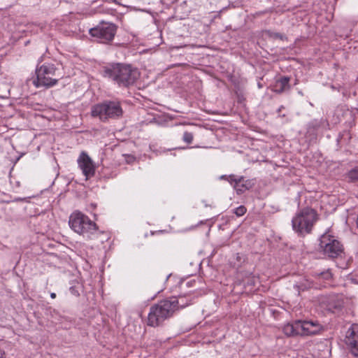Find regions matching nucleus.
I'll return each instance as SVG.
<instances>
[{
  "instance_id": "29",
  "label": "nucleus",
  "mask_w": 358,
  "mask_h": 358,
  "mask_svg": "<svg viewBox=\"0 0 358 358\" xmlns=\"http://www.w3.org/2000/svg\"><path fill=\"white\" fill-rule=\"evenodd\" d=\"M14 185H15V187L19 188L20 187V181H15Z\"/></svg>"
},
{
  "instance_id": "24",
  "label": "nucleus",
  "mask_w": 358,
  "mask_h": 358,
  "mask_svg": "<svg viewBox=\"0 0 358 358\" xmlns=\"http://www.w3.org/2000/svg\"><path fill=\"white\" fill-rule=\"evenodd\" d=\"M317 275L320 276L327 280L331 278V273L329 270L317 273Z\"/></svg>"
},
{
  "instance_id": "26",
  "label": "nucleus",
  "mask_w": 358,
  "mask_h": 358,
  "mask_svg": "<svg viewBox=\"0 0 358 358\" xmlns=\"http://www.w3.org/2000/svg\"><path fill=\"white\" fill-rule=\"evenodd\" d=\"M275 38H280L281 40H282L283 38H284V36L282 35L281 34H279V33L275 34Z\"/></svg>"
},
{
  "instance_id": "2",
  "label": "nucleus",
  "mask_w": 358,
  "mask_h": 358,
  "mask_svg": "<svg viewBox=\"0 0 358 358\" xmlns=\"http://www.w3.org/2000/svg\"><path fill=\"white\" fill-rule=\"evenodd\" d=\"M318 220V214L311 208H304L297 212L292 220L293 230L299 236L304 237L310 234Z\"/></svg>"
},
{
  "instance_id": "23",
  "label": "nucleus",
  "mask_w": 358,
  "mask_h": 358,
  "mask_svg": "<svg viewBox=\"0 0 358 358\" xmlns=\"http://www.w3.org/2000/svg\"><path fill=\"white\" fill-rule=\"evenodd\" d=\"M231 185L234 186L235 183L237 182V181H240L239 176L231 174L228 176L227 180Z\"/></svg>"
},
{
  "instance_id": "25",
  "label": "nucleus",
  "mask_w": 358,
  "mask_h": 358,
  "mask_svg": "<svg viewBox=\"0 0 358 358\" xmlns=\"http://www.w3.org/2000/svg\"><path fill=\"white\" fill-rule=\"evenodd\" d=\"M69 291H70L71 294L75 296H80L79 287L76 285L70 287Z\"/></svg>"
},
{
  "instance_id": "15",
  "label": "nucleus",
  "mask_w": 358,
  "mask_h": 358,
  "mask_svg": "<svg viewBox=\"0 0 358 358\" xmlns=\"http://www.w3.org/2000/svg\"><path fill=\"white\" fill-rule=\"evenodd\" d=\"M169 299L170 300V302H171L173 305H174L176 308V311L180 308H184L191 303V299H189V296L179 295L178 296H171Z\"/></svg>"
},
{
  "instance_id": "3",
  "label": "nucleus",
  "mask_w": 358,
  "mask_h": 358,
  "mask_svg": "<svg viewBox=\"0 0 358 358\" xmlns=\"http://www.w3.org/2000/svg\"><path fill=\"white\" fill-rule=\"evenodd\" d=\"M283 332L287 336H310L320 334L324 330V327L317 320H295L283 327Z\"/></svg>"
},
{
  "instance_id": "20",
  "label": "nucleus",
  "mask_w": 358,
  "mask_h": 358,
  "mask_svg": "<svg viewBox=\"0 0 358 358\" xmlns=\"http://www.w3.org/2000/svg\"><path fill=\"white\" fill-rule=\"evenodd\" d=\"M245 257L241 253H236V262L234 263V266L239 267L241 266V264L245 262Z\"/></svg>"
},
{
  "instance_id": "18",
  "label": "nucleus",
  "mask_w": 358,
  "mask_h": 358,
  "mask_svg": "<svg viewBox=\"0 0 358 358\" xmlns=\"http://www.w3.org/2000/svg\"><path fill=\"white\" fill-rule=\"evenodd\" d=\"M313 282L308 279L303 278L294 285V289L298 292V295L301 292H304L311 288Z\"/></svg>"
},
{
  "instance_id": "33",
  "label": "nucleus",
  "mask_w": 358,
  "mask_h": 358,
  "mask_svg": "<svg viewBox=\"0 0 358 358\" xmlns=\"http://www.w3.org/2000/svg\"><path fill=\"white\" fill-rule=\"evenodd\" d=\"M171 274H169V275H167V277H166V280L169 279V278H170V277H171Z\"/></svg>"
},
{
  "instance_id": "8",
  "label": "nucleus",
  "mask_w": 358,
  "mask_h": 358,
  "mask_svg": "<svg viewBox=\"0 0 358 358\" xmlns=\"http://www.w3.org/2000/svg\"><path fill=\"white\" fill-rule=\"evenodd\" d=\"M117 26L110 22L102 21L96 27L90 29V35L98 43H110L117 33Z\"/></svg>"
},
{
  "instance_id": "30",
  "label": "nucleus",
  "mask_w": 358,
  "mask_h": 358,
  "mask_svg": "<svg viewBox=\"0 0 358 358\" xmlns=\"http://www.w3.org/2000/svg\"><path fill=\"white\" fill-rule=\"evenodd\" d=\"M227 177H228V176H227V175H222V176H221L220 177V178L221 180H227Z\"/></svg>"
},
{
  "instance_id": "9",
  "label": "nucleus",
  "mask_w": 358,
  "mask_h": 358,
  "mask_svg": "<svg viewBox=\"0 0 358 358\" xmlns=\"http://www.w3.org/2000/svg\"><path fill=\"white\" fill-rule=\"evenodd\" d=\"M320 248L330 258H336L343 252L340 241L329 234H323L320 239Z\"/></svg>"
},
{
  "instance_id": "5",
  "label": "nucleus",
  "mask_w": 358,
  "mask_h": 358,
  "mask_svg": "<svg viewBox=\"0 0 358 358\" xmlns=\"http://www.w3.org/2000/svg\"><path fill=\"white\" fill-rule=\"evenodd\" d=\"M176 308L169 299H164L152 306L148 316V325L153 327L161 325L164 320L172 317Z\"/></svg>"
},
{
  "instance_id": "32",
  "label": "nucleus",
  "mask_w": 358,
  "mask_h": 358,
  "mask_svg": "<svg viewBox=\"0 0 358 358\" xmlns=\"http://www.w3.org/2000/svg\"><path fill=\"white\" fill-rule=\"evenodd\" d=\"M50 297H51L52 299H55V298H56V294H55V293H51V294H50Z\"/></svg>"
},
{
  "instance_id": "19",
  "label": "nucleus",
  "mask_w": 358,
  "mask_h": 358,
  "mask_svg": "<svg viewBox=\"0 0 358 358\" xmlns=\"http://www.w3.org/2000/svg\"><path fill=\"white\" fill-rule=\"evenodd\" d=\"M348 177L352 182H358V166L348 173Z\"/></svg>"
},
{
  "instance_id": "27",
  "label": "nucleus",
  "mask_w": 358,
  "mask_h": 358,
  "mask_svg": "<svg viewBox=\"0 0 358 358\" xmlns=\"http://www.w3.org/2000/svg\"><path fill=\"white\" fill-rule=\"evenodd\" d=\"M0 358H6L5 353L3 350L0 349Z\"/></svg>"
},
{
  "instance_id": "13",
  "label": "nucleus",
  "mask_w": 358,
  "mask_h": 358,
  "mask_svg": "<svg viewBox=\"0 0 358 358\" xmlns=\"http://www.w3.org/2000/svg\"><path fill=\"white\" fill-rule=\"evenodd\" d=\"M240 181L234 185V189L237 194H242L246 190L251 189L255 185L254 179H245L244 176H239Z\"/></svg>"
},
{
  "instance_id": "28",
  "label": "nucleus",
  "mask_w": 358,
  "mask_h": 358,
  "mask_svg": "<svg viewBox=\"0 0 358 358\" xmlns=\"http://www.w3.org/2000/svg\"><path fill=\"white\" fill-rule=\"evenodd\" d=\"M24 200H25V199H24V198H20V197H17V198H15V199H14V201H24Z\"/></svg>"
},
{
  "instance_id": "12",
  "label": "nucleus",
  "mask_w": 358,
  "mask_h": 358,
  "mask_svg": "<svg viewBox=\"0 0 358 358\" xmlns=\"http://www.w3.org/2000/svg\"><path fill=\"white\" fill-rule=\"evenodd\" d=\"M344 305L342 296L338 294L330 295L327 300V309L335 313L341 310Z\"/></svg>"
},
{
  "instance_id": "21",
  "label": "nucleus",
  "mask_w": 358,
  "mask_h": 358,
  "mask_svg": "<svg viewBox=\"0 0 358 358\" xmlns=\"http://www.w3.org/2000/svg\"><path fill=\"white\" fill-rule=\"evenodd\" d=\"M194 135L192 133L189 131H185L182 136V140L184 142L189 144L193 141Z\"/></svg>"
},
{
  "instance_id": "10",
  "label": "nucleus",
  "mask_w": 358,
  "mask_h": 358,
  "mask_svg": "<svg viewBox=\"0 0 358 358\" xmlns=\"http://www.w3.org/2000/svg\"><path fill=\"white\" fill-rule=\"evenodd\" d=\"M78 164L86 178H92L95 174V165L85 152H82L78 159Z\"/></svg>"
},
{
  "instance_id": "35",
  "label": "nucleus",
  "mask_w": 358,
  "mask_h": 358,
  "mask_svg": "<svg viewBox=\"0 0 358 358\" xmlns=\"http://www.w3.org/2000/svg\"><path fill=\"white\" fill-rule=\"evenodd\" d=\"M42 62V57L40 58L39 62Z\"/></svg>"
},
{
  "instance_id": "4",
  "label": "nucleus",
  "mask_w": 358,
  "mask_h": 358,
  "mask_svg": "<svg viewBox=\"0 0 358 358\" xmlns=\"http://www.w3.org/2000/svg\"><path fill=\"white\" fill-rule=\"evenodd\" d=\"M91 115L94 117H98L101 122H106L110 119L121 117L123 110L118 100H105L92 107Z\"/></svg>"
},
{
  "instance_id": "34",
  "label": "nucleus",
  "mask_w": 358,
  "mask_h": 358,
  "mask_svg": "<svg viewBox=\"0 0 358 358\" xmlns=\"http://www.w3.org/2000/svg\"><path fill=\"white\" fill-rule=\"evenodd\" d=\"M187 286H190V285H191V282H188L187 283Z\"/></svg>"
},
{
  "instance_id": "22",
  "label": "nucleus",
  "mask_w": 358,
  "mask_h": 358,
  "mask_svg": "<svg viewBox=\"0 0 358 358\" xmlns=\"http://www.w3.org/2000/svg\"><path fill=\"white\" fill-rule=\"evenodd\" d=\"M247 211L246 208L244 206H240L234 210V213L238 217L243 216Z\"/></svg>"
},
{
  "instance_id": "7",
  "label": "nucleus",
  "mask_w": 358,
  "mask_h": 358,
  "mask_svg": "<svg viewBox=\"0 0 358 358\" xmlns=\"http://www.w3.org/2000/svg\"><path fill=\"white\" fill-rule=\"evenodd\" d=\"M69 224L71 229L78 234H94L98 229L96 224L81 212H73L69 217Z\"/></svg>"
},
{
  "instance_id": "11",
  "label": "nucleus",
  "mask_w": 358,
  "mask_h": 358,
  "mask_svg": "<svg viewBox=\"0 0 358 358\" xmlns=\"http://www.w3.org/2000/svg\"><path fill=\"white\" fill-rule=\"evenodd\" d=\"M345 342L355 356H358V324H353L348 329Z\"/></svg>"
},
{
  "instance_id": "6",
  "label": "nucleus",
  "mask_w": 358,
  "mask_h": 358,
  "mask_svg": "<svg viewBox=\"0 0 358 358\" xmlns=\"http://www.w3.org/2000/svg\"><path fill=\"white\" fill-rule=\"evenodd\" d=\"M57 68L55 64L45 63L41 66L37 65L36 69V78L33 83L36 87H44L50 88L55 86L59 78H54L56 74Z\"/></svg>"
},
{
  "instance_id": "17",
  "label": "nucleus",
  "mask_w": 358,
  "mask_h": 358,
  "mask_svg": "<svg viewBox=\"0 0 358 358\" xmlns=\"http://www.w3.org/2000/svg\"><path fill=\"white\" fill-rule=\"evenodd\" d=\"M259 282V278L252 273L245 276V279L243 280L244 287L249 292L253 291Z\"/></svg>"
},
{
  "instance_id": "14",
  "label": "nucleus",
  "mask_w": 358,
  "mask_h": 358,
  "mask_svg": "<svg viewBox=\"0 0 358 358\" xmlns=\"http://www.w3.org/2000/svg\"><path fill=\"white\" fill-rule=\"evenodd\" d=\"M290 78L288 76H282L278 79L273 86V91L277 94H281L290 89Z\"/></svg>"
},
{
  "instance_id": "16",
  "label": "nucleus",
  "mask_w": 358,
  "mask_h": 358,
  "mask_svg": "<svg viewBox=\"0 0 358 358\" xmlns=\"http://www.w3.org/2000/svg\"><path fill=\"white\" fill-rule=\"evenodd\" d=\"M328 125V122L324 118L314 119L311 120L307 125V132L310 134H315L316 131L321 127Z\"/></svg>"
},
{
  "instance_id": "31",
  "label": "nucleus",
  "mask_w": 358,
  "mask_h": 358,
  "mask_svg": "<svg viewBox=\"0 0 358 358\" xmlns=\"http://www.w3.org/2000/svg\"><path fill=\"white\" fill-rule=\"evenodd\" d=\"M282 108H284L283 106H280V108L277 110V113H280Z\"/></svg>"
},
{
  "instance_id": "1",
  "label": "nucleus",
  "mask_w": 358,
  "mask_h": 358,
  "mask_svg": "<svg viewBox=\"0 0 358 358\" xmlns=\"http://www.w3.org/2000/svg\"><path fill=\"white\" fill-rule=\"evenodd\" d=\"M102 75L120 88H130L141 76L138 69L126 63H110L103 68Z\"/></svg>"
}]
</instances>
